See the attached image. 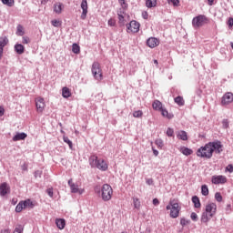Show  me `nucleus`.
I'll return each mask as SVG.
<instances>
[{
  "instance_id": "37998d69",
  "label": "nucleus",
  "mask_w": 233,
  "mask_h": 233,
  "mask_svg": "<svg viewBox=\"0 0 233 233\" xmlns=\"http://www.w3.org/2000/svg\"><path fill=\"white\" fill-rule=\"evenodd\" d=\"M167 3L173 6H179V0H167Z\"/></svg>"
},
{
  "instance_id": "7c9ffc66",
  "label": "nucleus",
  "mask_w": 233,
  "mask_h": 233,
  "mask_svg": "<svg viewBox=\"0 0 233 233\" xmlns=\"http://www.w3.org/2000/svg\"><path fill=\"white\" fill-rule=\"evenodd\" d=\"M72 52L74 54H79L81 52V47L77 44H73L72 46Z\"/></svg>"
},
{
  "instance_id": "c85d7f7f",
  "label": "nucleus",
  "mask_w": 233,
  "mask_h": 233,
  "mask_svg": "<svg viewBox=\"0 0 233 233\" xmlns=\"http://www.w3.org/2000/svg\"><path fill=\"white\" fill-rule=\"evenodd\" d=\"M157 5V0H147L146 1V6L147 8H154Z\"/></svg>"
},
{
  "instance_id": "774afa93",
  "label": "nucleus",
  "mask_w": 233,
  "mask_h": 233,
  "mask_svg": "<svg viewBox=\"0 0 233 233\" xmlns=\"http://www.w3.org/2000/svg\"><path fill=\"white\" fill-rule=\"evenodd\" d=\"M230 45H231V48H232V50H233V42H231Z\"/></svg>"
},
{
  "instance_id": "473e14b6",
  "label": "nucleus",
  "mask_w": 233,
  "mask_h": 233,
  "mask_svg": "<svg viewBox=\"0 0 233 233\" xmlns=\"http://www.w3.org/2000/svg\"><path fill=\"white\" fill-rule=\"evenodd\" d=\"M25 204L23 203V201L19 202L15 208V212H23V210H25Z\"/></svg>"
},
{
  "instance_id": "dca6fc26",
  "label": "nucleus",
  "mask_w": 233,
  "mask_h": 233,
  "mask_svg": "<svg viewBox=\"0 0 233 233\" xmlns=\"http://www.w3.org/2000/svg\"><path fill=\"white\" fill-rule=\"evenodd\" d=\"M63 8H65V5L61 2H57L54 5V12L55 14H57L58 15L63 13Z\"/></svg>"
},
{
  "instance_id": "39448f33",
  "label": "nucleus",
  "mask_w": 233,
  "mask_h": 233,
  "mask_svg": "<svg viewBox=\"0 0 233 233\" xmlns=\"http://www.w3.org/2000/svg\"><path fill=\"white\" fill-rule=\"evenodd\" d=\"M89 165L93 168H98V170H101L102 172H106V170H108V164L104 159H99L97 156L93 155L89 157Z\"/></svg>"
},
{
  "instance_id": "6e6552de",
  "label": "nucleus",
  "mask_w": 233,
  "mask_h": 233,
  "mask_svg": "<svg viewBox=\"0 0 233 233\" xmlns=\"http://www.w3.org/2000/svg\"><path fill=\"white\" fill-rule=\"evenodd\" d=\"M141 25L136 21L132 20L128 25H127V33L128 34H137L139 32Z\"/></svg>"
},
{
  "instance_id": "c03bdc74",
  "label": "nucleus",
  "mask_w": 233,
  "mask_h": 233,
  "mask_svg": "<svg viewBox=\"0 0 233 233\" xmlns=\"http://www.w3.org/2000/svg\"><path fill=\"white\" fill-rule=\"evenodd\" d=\"M134 117H143V111L137 110L133 113Z\"/></svg>"
},
{
  "instance_id": "1a4fd4ad",
  "label": "nucleus",
  "mask_w": 233,
  "mask_h": 233,
  "mask_svg": "<svg viewBox=\"0 0 233 233\" xmlns=\"http://www.w3.org/2000/svg\"><path fill=\"white\" fill-rule=\"evenodd\" d=\"M227 181V177L223 175H215L211 177V183H213V185H225Z\"/></svg>"
},
{
  "instance_id": "09e8293b",
  "label": "nucleus",
  "mask_w": 233,
  "mask_h": 233,
  "mask_svg": "<svg viewBox=\"0 0 233 233\" xmlns=\"http://www.w3.org/2000/svg\"><path fill=\"white\" fill-rule=\"evenodd\" d=\"M22 43L23 45H28V43H30V38L28 36H23Z\"/></svg>"
},
{
  "instance_id": "2eb2a0df",
  "label": "nucleus",
  "mask_w": 233,
  "mask_h": 233,
  "mask_svg": "<svg viewBox=\"0 0 233 233\" xmlns=\"http://www.w3.org/2000/svg\"><path fill=\"white\" fill-rule=\"evenodd\" d=\"M10 193V187L5 182L0 185V196H6Z\"/></svg>"
},
{
  "instance_id": "423d86ee",
  "label": "nucleus",
  "mask_w": 233,
  "mask_h": 233,
  "mask_svg": "<svg viewBox=\"0 0 233 233\" xmlns=\"http://www.w3.org/2000/svg\"><path fill=\"white\" fill-rule=\"evenodd\" d=\"M205 25H208V17L205 15H198L192 19L193 28H201V26H205Z\"/></svg>"
},
{
  "instance_id": "f8f14e48",
  "label": "nucleus",
  "mask_w": 233,
  "mask_h": 233,
  "mask_svg": "<svg viewBox=\"0 0 233 233\" xmlns=\"http://www.w3.org/2000/svg\"><path fill=\"white\" fill-rule=\"evenodd\" d=\"M230 103H233V93L228 92L224 94V96L221 98V105L227 106L230 105Z\"/></svg>"
},
{
  "instance_id": "49530a36",
  "label": "nucleus",
  "mask_w": 233,
  "mask_h": 233,
  "mask_svg": "<svg viewBox=\"0 0 233 233\" xmlns=\"http://www.w3.org/2000/svg\"><path fill=\"white\" fill-rule=\"evenodd\" d=\"M190 218L192 219V221H198V214L196 212H192L190 215Z\"/></svg>"
},
{
  "instance_id": "ddd939ff",
  "label": "nucleus",
  "mask_w": 233,
  "mask_h": 233,
  "mask_svg": "<svg viewBox=\"0 0 233 233\" xmlns=\"http://www.w3.org/2000/svg\"><path fill=\"white\" fill-rule=\"evenodd\" d=\"M81 9H82V14L80 15V18L85 21L86 19V15L88 14V2L86 0H83L81 2Z\"/></svg>"
},
{
  "instance_id": "a18cd8bd",
  "label": "nucleus",
  "mask_w": 233,
  "mask_h": 233,
  "mask_svg": "<svg viewBox=\"0 0 233 233\" xmlns=\"http://www.w3.org/2000/svg\"><path fill=\"white\" fill-rule=\"evenodd\" d=\"M63 139H64V142H65V143H67V144H68L69 148H72V142L70 141V139L68 138V137H64Z\"/></svg>"
},
{
  "instance_id": "a211bd4d",
  "label": "nucleus",
  "mask_w": 233,
  "mask_h": 233,
  "mask_svg": "<svg viewBox=\"0 0 233 233\" xmlns=\"http://www.w3.org/2000/svg\"><path fill=\"white\" fill-rule=\"evenodd\" d=\"M177 139H181L182 141H188V135L186 131L180 130L177 134Z\"/></svg>"
},
{
  "instance_id": "393cba45",
  "label": "nucleus",
  "mask_w": 233,
  "mask_h": 233,
  "mask_svg": "<svg viewBox=\"0 0 233 233\" xmlns=\"http://www.w3.org/2000/svg\"><path fill=\"white\" fill-rule=\"evenodd\" d=\"M160 112L163 117H167V119H172V117H174V115L168 113V110H167L165 107H162Z\"/></svg>"
},
{
  "instance_id": "5fc2aeb1",
  "label": "nucleus",
  "mask_w": 233,
  "mask_h": 233,
  "mask_svg": "<svg viewBox=\"0 0 233 233\" xmlns=\"http://www.w3.org/2000/svg\"><path fill=\"white\" fill-rule=\"evenodd\" d=\"M5 116V107L0 106V117H3Z\"/></svg>"
},
{
  "instance_id": "aec40b11",
  "label": "nucleus",
  "mask_w": 233,
  "mask_h": 233,
  "mask_svg": "<svg viewBox=\"0 0 233 233\" xmlns=\"http://www.w3.org/2000/svg\"><path fill=\"white\" fill-rule=\"evenodd\" d=\"M8 43H9L8 37L1 36L0 37V50H5V46H6V45H8Z\"/></svg>"
},
{
  "instance_id": "c756f323",
  "label": "nucleus",
  "mask_w": 233,
  "mask_h": 233,
  "mask_svg": "<svg viewBox=\"0 0 233 233\" xmlns=\"http://www.w3.org/2000/svg\"><path fill=\"white\" fill-rule=\"evenodd\" d=\"M133 205L134 208H137V210H139L141 208V201L137 198H133Z\"/></svg>"
},
{
  "instance_id": "7ed1b4c3",
  "label": "nucleus",
  "mask_w": 233,
  "mask_h": 233,
  "mask_svg": "<svg viewBox=\"0 0 233 233\" xmlns=\"http://www.w3.org/2000/svg\"><path fill=\"white\" fill-rule=\"evenodd\" d=\"M95 192L96 194H100V198L104 201H110L114 196V189L112 188V186L108 184H104L102 187L99 186L95 187Z\"/></svg>"
},
{
  "instance_id": "bf43d9fd",
  "label": "nucleus",
  "mask_w": 233,
  "mask_h": 233,
  "mask_svg": "<svg viewBox=\"0 0 233 233\" xmlns=\"http://www.w3.org/2000/svg\"><path fill=\"white\" fill-rule=\"evenodd\" d=\"M147 185H152L154 183V180L152 178H148L147 180Z\"/></svg>"
},
{
  "instance_id": "8fccbe9b",
  "label": "nucleus",
  "mask_w": 233,
  "mask_h": 233,
  "mask_svg": "<svg viewBox=\"0 0 233 233\" xmlns=\"http://www.w3.org/2000/svg\"><path fill=\"white\" fill-rule=\"evenodd\" d=\"M46 192H47L49 198H54V188L49 187L46 189Z\"/></svg>"
},
{
  "instance_id": "e433bc0d",
  "label": "nucleus",
  "mask_w": 233,
  "mask_h": 233,
  "mask_svg": "<svg viewBox=\"0 0 233 233\" xmlns=\"http://www.w3.org/2000/svg\"><path fill=\"white\" fill-rule=\"evenodd\" d=\"M201 194L202 196H208V187L207 185H202Z\"/></svg>"
},
{
  "instance_id": "a19ab883",
  "label": "nucleus",
  "mask_w": 233,
  "mask_h": 233,
  "mask_svg": "<svg viewBox=\"0 0 233 233\" xmlns=\"http://www.w3.org/2000/svg\"><path fill=\"white\" fill-rule=\"evenodd\" d=\"M180 225L182 227H187V225H190V220H187V218H181Z\"/></svg>"
},
{
  "instance_id": "0eeeda50",
  "label": "nucleus",
  "mask_w": 233,
  "mask_h": 233,
  "mask_svg": "<svg viewBox=\"0 0 233 233\" xmlns=\"http://www.w3.org/2000/svg\"><path fill=\"white\" fill-rule=\"evenodd\" d=\"M92 75L96 81H103V70L98 62H94L91 67Z\"/></svg>"
},
{
  "instance_id": "f03ea898",
  "label": "nucleus",
  "mask_w": 233,
  "mask_h": 233,
  "mask_svg": "<svg viewBox=\"0 0 233 233\" xmlns=\"http://www.w3.org/2000/svg\"><path fill=\"white\" fill-rule=\"evenodd\" d=\"M218 212V205L214 202L208 203L205 208V211L202 213L200 221L204 223V225H208V221L210 218L216 216Z\"/></svg>"
},
{
  "instance_id": "0e129e2a",
  "label": "nucleus",
  "mask_w": 233,
  "mask_h": 233,
  "mask_svg": "<svg viewBox=\"0 0 233 233\" xmlns=\"http://www.w3.org/2000/svg\"><path fill=\"white\" fill-rule=\"evenodd\" d=\"M12 203H13V205H15V203H17V199L16 198H13L12 199Z\"/></svg>"
},
{
  "instance_id": "f704fd0d",
  "label": "nucleus",
  "mask_w": 233,
  "mask_h": 233,
  "mask_svg": "<svg viewBox=\"0 0 233 233\" xmlns=\"http://www.w3.org/2000/svg\"><path fill=\"white\" fill-rule=\"evenodd\" d=\"M23 230H25V228L23 227V225L18 224L15 226L13 233H23Z\"/></svg>"
},
{
  "instance_id": "13d9d810",
  "label": "nucleus",
  "mask_w": 233,
  "mask_h": 233,
  "mask_svg": "<svg viewBox=\"0 0 233 233\" xmlns=\"http://www.w3.org/2000/svg\"><path fill=\"white\" fill-rule=\"evenodd\" d=\"M228 26H233V18H229L228 21Z\"/></svg>"
},
{
  "instance_id": "5701e85b",
  "label": "nucleus",
  "mask_w": 233,
  "mask_h": 233,
  "mask_svg": "<svg viewBox=\"0 0 233 233\" xmlns=\"http://www.w3.org/2000/svg\"><path fill=\"white\" fill-rule=\"evenodd\" d=\"M15 51L16 52V54H18L19 56H21L22 54H25V46L21 45V44H16L15 46Z\"/></svg>"
},
{
  "instance_id": "a878e982",
  "label": "nucleus",
  "mask_w": 233,
  "mask_h": 233,
  "mask_svg": "<svg viewBox=\"0 0 233 233\" xmlns=\"http://www.w3.org/2000/svg\"><path fill=\"white\" fill-rule=\"evenodd\" d=\"M192 203L195 208H201V202L199 201V198L198 196H194L192 198Z\"/></svg>"
},
{
  "instance_id": "412c9836",
  "label": "nucleus",
  "mask_w": 233,
  "mask_h": 233,
  "mask_svg": "<svg viewBox=\"0 0 233 233\" xmlns=\"http://www.w3.org/2000/svg\"><path fill=\"white\" fill-rule=\"evenodd\" d=\"M62 96L65 97V99H68V97L72 96V91L68 87H63Z\"/></svg>"
},
{
  "instance_id": "72a5a7b5",
  "label": "nucleus",
  "mask_w": 233,
  "mask_h": 233,
  "mask_svg": "<svg viewBox=\"0 0 233 233\" xmlns=\"http://www.w3.org/2000/svg\"><path fill=\"white\" fill-rule=\"evenodd\" d=\"M16 35H20V36L25 35V29L23 28V25H17Z\"/></svg>"
},
{
  "instance_id": "4d7b16f0",
  "label": "nucleus",
  "mask_w": 233,
  "mask_h": 233,
  "mask_svg": "<svg viewBox=\"0 0 233 233\" xmlns=\"http://www.w3.org/2000/svg\"><path fill=\"white\" fill-rule=\"evenodd\" d=\"M152 150H153L154 156H156V157L159 156V151H157V150L155 149L154 147H152Z\"/></svg>"
},
{
  "instance_id": "b1692460",
  "label": "nucleus",
  "mask_w": 233,
  "mask_h": 233,
  "mask_svg": "<svg viewBox=\"0 0 233 233\" xmlns=\"http://www.w3.org/2000/svg\"><path fill=\"white\" fill-rule=\"evenodd\" d=\"M180 152L181 154H183L184 156H192L193 152L192 149L186 147H180Z\"/></svg>"
},
{
  "instance_id": "3c124183",
  "label": "nucleus",
  "mask_w": 233,
  "mask_h": 233,
  "mask_svg": "<svg viewBox=\"0 0 233 233\" xmlns=\"http://www.w3.org/2000/svg\"><path fill=\"white\" fill-rule=\"evenodd\" d=\"M226 172H229L230 174H232V172H233V166H232V164H229V165L227 166Z\"/></svg>"
},
{
  "instance_id": "79ce46f5",
  "label": "nucleus",
  "mask_w": 233,
  "mask_h": 233,
  "mask_svg": "<svg viewBox=\"0 0 233 233\" xmlns=\"http://www.w3.org/2000/svg\"><path fill=\"white\" fill-rule=\"evenodd\" d=\"M167 136L168 137H174V129L171 128V127H168V128L167 129Z\"/></svg>"
},
{
  "instance_id": "864d4df0",
  "label": "nucleus",
  "mask_w": 233,
  "mask_h": 233,
  "mask_svg": "<svg viewBox=\"0 0 233 233\" xmlns=\"http://www.w3.org/2000/svg\"><path fill=\"white\" fill-rule=\"evenodd\" d=\"M142 17L143 19H148V12L147 11L142 12Z\"/></svg>"
},
{
  "instance_id": "6ab92c4d",
  "label": "nucleus",
  "mask_w": 233,
  "mask_h": 233,
  "mask_svg": "<svg viewBox=\"0 0 233 233\" xmlns=\"http://www.w3.org/2000/svg\"><path fill=\"white\" fill-rule=\"evenodd\" d=\"M28 135L26 133H17L14 137L13 141H24V139H26Z\"/></svg>"
},
{
  "instance_id": "6e6d98bb",
  "label": "nucleus",
  "mask_w": 233,
  "mask_h": 233,
  "mask_svg": "<svg viewBox=\"0 0 233 233\" xmlns=\"http://www.w3.org/2000/svg\"><path fill=\"white\" fill-rule=\"evenodd\" d=\"M153 205H155V207H157V205H159V199L154 198L153 199Z\"/></svg>"
},
{
  "instance_id": "bb28decb",
  "label": "nucleus",
  "mask_w": 233,
  "mask_h": 233,
  "mask_svg": "<svg viewBox=\"0 0 233 233\" xmlns=\"http://www.w3.org/2000/svg\"><path fill=\"white\" fill-rule=\"evenodd\" d=\"M118 23L119 25H125V17L127 16V14L125 12H118Z\"/></svg>"
},
{
  "instance_id": "de8ad7c7",
  "label": "nucleus",
  "mask_w": 233,
  "mask_h": 233,
  "mask_svg": "<svg viewBox=\"0 0 233 233\" xmlns=\"http://www.w3.org/2000/svg\"><path fill=\"white\" fill-rule=\"evenodd\" d=\"M108 26H116V19L110 18L107 22Z\"/></svg>"
},
{
  "instance_id": "4be33fe9",
  "label": "nucleus",
  "mask_w": 233,
  "mask_h": 233,
  "mask_svg": "<svg viewBox=\"0 0 233 233\" xmlns=\"http://www.w3.org/2000/svg\"><path fill=\"white\" fill-rule=\"evenodd\" d=\"M56 225L57 228H59L60 230H63V228H65V226L66 225V223L65 219H63V218H56Z\"/></svg>"
},
{
  "instance_id": "603ef678",
  "label": "nucleus",
  "mask_w": 233,
  "mask_h": 233,
  "mask_svg": "<svg viewBox=\"0 0 233 233\" xmlns=\"http://www.w3.org/2000/svg\"><path fill=\"white\" fill-rule=\"evenodd\" d=\"M222 126L224 128H228V119H224L222 121Z\"/></svg>"
},
{
  "instance_id": "f257e3e1",
  "label": "nucleus",
  "mask_w": 233,
  "mask_h": 233,
  "mask_svg": "<svg viewBox=\"0 0 233 233\" xmlns=\"http://www.w3.org/2000/svg\"><path fill=\"white\" fill-rule=\"evenodd\" d=\"M214 152L216 154H221L223 152V144H221V141L208 142L197 150V156L204 159H210Z\"/></svg>"
},
{
  "instance_id": "c9c22d12",
  "label": "nucleus",
  "mask_w": 233,
  "mask_h": 233,
  "mask_svg": "<svg viewBox=\"0 0 233 233\" xmlns=\"http://www.w3.org/2000/svg\"><path fill=\"white\" fill-rule=\"evenodd\" d=\"M51 25L56 28H58V26H61V25H63V22H61V20L54 19L51 21Z\"/></svg>"
},
{
  "instance_id": "e2e57ef3",
  "label": "nucleus",
  "mask_w": 233,
  "mask_h": 233,
  "mask_svg": "<svg viewBox=\"0 0 233 233\" xmlns=\"http://www.w3.org/2000/svg\"><path fill=\"white\" fill-rule=\"evenodd\" d=\"M3 52H5V49H0V61L3 59Z\"/></svg>"
},
{
  "instance_id": "4c0bfd02",
  "label": "nucleus",
  "mask_w": 233,
  "mask_h": 233,
  "mask_svg": "<svg viewBox=\"0 0 233 233\" xmlns=\"http://www.w3.org/2000/svg\"><path fill=\"white\" fill-rule=\"evenodd\" d=\"M1 1L3 5H5L6 6H10V7L14 6L15 3L14 0H1Z\"/></svg>"
},
{
  "instance_id": "f3484780",
  "label": "nucleus",
  "mask_w": 233,
  "mask_h": 233,
  "mask_svg": "<svg viewBox=\"0 0 233 233\" xmlns=\"http://www.w3.org/2000/svg\"><path fill=\"white\" fill-rule=\"evenodd\" d=\"M152 108L153 110H157V112H160L164 107H163V103L159 100H155L152 104Z\"/></svg>"
},
{
  "instance_id": "20e7f679",
  "label": "nucleus",
  "mask_w": 233,
  "mask_h": 233,
  "mask_svg": "<svg viewBox=\"0 0 233 233\" xmlns=\"http://www.w3.org/2000/svg\"><path fill=\"white\" fill-rule=\"evenodd\" d=\"M166 210H170L169 216L173 219L179 218V212H181V206H179V200L177 198H171L168 205L166 207Z\"/></svg>"
},
{
  "instance_id": "680f3d73",
  "label": "nucleus",
  "mask_w": 233,
  "mask_h": 233,
  "mask_svg": "<svg viewBox=\"0 0 233 233\" xmlns=\"http://www.w3.org/2000/svg\"><path fill=\"white\" fill-rule=\"evenodd\" d=\"M11 230L6 228V229H3L0 233H10Z\"/></svg>"
},
{
  "instance_id": "4468645a",
  "label": "nucleus",
  "mask_w": 233,
  "mask_h": 233,
  "mask_svg": "<svg viewBox=\"0 0 233 233\" xmlns=\"http://www.w3.org/2000/svg\"><path fill=\"white\" fill-rule=\"evenodd\" d=\"M147 45L149 48H156V46H159V39L149 37L147 41Z\"/></svg>"
},
{
  "instance_id": "cd10ccee",
  "label": "nucleus",
  "mask_w": 233,
  "mask_h": 233,
  "mask_svg": "<svg viewBox=\"0 0 233 233\" xmlns=\"http://www.w3.org/2000/svg\"><path fill=\"white\" fill-rule=\"evenodd\" d=\"M174 101L178 106H183L185 105V99H183V96H181L175 97Z\"/></svg>"
},
{
  "instance_id": "69168bd1",
  "label": "nucleus",
  "mask_w": 233,
  "mask_h": 233,
  "mask_svg": "<svg viewBox=\"0 0 233 233\" xmlns=\"http://www.w3.org/2000/svg\"><path fill=\"white\" fill-rule=\"evenodd\" d=\"M120 5H125V0H118Z\"/></svg>"
},
{
  "instance_id": "338daca9",
  "label": "nucleus",
  "mask_w": 233,
  "mask_h": 233,
  "mask_svg": "<svg viewBox=\"0 0 233 233\" xmlns=\"http://www.w3.org/2000/svg\"><path fill=\"white\" fill-rule=\"evenodd\" d=\"M154 63H155V65H159V63L157 62V60H154Z\"/></svg>"
},
{
  "instance_id": "052dcab7",
  "label": "nucleus",
  "mask_w": 233,
  "mask_h": 233,
  "mask_svg": "<svg viewBox=\"0 0 233 233\" xmlns=\"http://www.w3.org/2000/svg\"><path fill=\"white\" fill-rule=\"evenodd\" d=\"M214 1H215V0H208V5L209 6H212V5H214Z\"/></svg>"
},
{
  "instance_id": "9b49d317",
  "label": "nucleus",
  "mask_w": 233,
  "mask_h": 233,
  "mask_svg": "<svg viewBox=\"0 0 233 233\" xmlns=\"http://www.w3.org/2000/svg\"><path fill=\"white\" fill-rule=\"evenodd\" d=\"M68 185L71 188L73 194H83L85 192L84 188H79V185L75 184L72 179L68 180Z\"/></svg>"
},
{
  "instance_id": "58836bf2",
  "label": "nucleus",
  "mask_w": 233,
  "mask_h": 233,
  "mask_svg": "<svg viewBox=\"0 0 233 233\" xmlns=\"http://www.w3.org/2000/svg\"><path fill=\"white\" fill-rule=\"evenodd\" d=\"M155 145H157V148H163V147L165 146L163 144V139H161V138H157L155 140Z\"/></svg>"
},
{
  "instance_id": "9d476101",
  "label": "nucleus",
  "mask_w": 233,
  "mask_h": 233,
  "mask_svg": "<svg viewBox=\"0 0 233 233\" xmlns=\"http://www.w3.org/2000/svg\"><path fill=\"white\" fill-rule=\"evenodd\" d=\"M35 106L36 111L41 114L43 113V110H45V106H46V104H45V98L38 96L35 98Z\"/></svg>"
},
{
  "instance_id": "2f4dec72",
  "label": "nucleus",
  "mask_w": 233,
  "mask_h": 233,
  "mask_svg": "<svg viewBox=\"0 0 233 233\" xmlns=\"http://www.w3.org/2000/svg\"><path fill=\"white\" fill-rule=\"evenodd\" d=\"M25 208H33L34 203L30 199L23 201Z\"/></svg>"
},
{
  "instance_id": "ea45409f",
  "label": "nucleus",
  "mask_w": 233,
  "mask_h": 233,
  "mask_svg": "<svg viewBox=\"0 0 233 233\" xmlns=\"http://www.w3.org/2000/svg\"><path fill=\"white\" fill-rule=\"evenodd\" d=\"M215 199L216 201H218V203H221L223 201V197L221 196V193L217 192L215 194Z\"/></svg>"
}]
</instances>
